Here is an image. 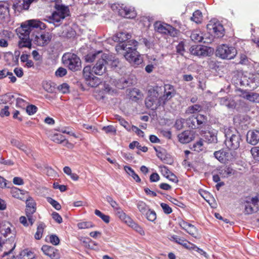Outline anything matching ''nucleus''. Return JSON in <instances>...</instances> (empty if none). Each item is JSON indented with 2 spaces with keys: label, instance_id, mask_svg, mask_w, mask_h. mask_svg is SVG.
<instances>
[{
  "label": "nucleus",
  "instance_id": "864d4df0",
  "mask_svg": "<svg viewBox=\"0 0 259 259\" xmlns=\"http://www.w3.org/2000/svg\"><path fill=\"white\" fill-rule=\"evenodd\" d=\"M56 75L59 77H62L67 74V70L63 67H59L55 72Z\"/></svg>",
  "mask_w": 259,
  "mask_h": 259
},
{
  "label": "nucleus",
  "instance_id": "f257e3e1",
  "mask_svg": "<svg viewBox=\"0 0 259 259\" xmlns=\"http://www.w3.org/2000/svg\"><path fill=\"white\" fill-rule=\"evenodd\" d=\"M46 28L45 24L37 20H30L22 24L21 28L18 29L20 38L19 48H30L32 41L39 46L48 45L51 39V35L49 32L41 34L38 32Z\"/></svg>",
  "mask_w": 259,
  "mask_h": 259
},
{
  "label": "nucleus",
  "instance_id": "ea45409f",
  "mask_svg": "<svg viewBox=\"0 0 259 259\" xmlns=\"http://www.w3.org/2000/svg\"><path fill=\"white\" fill-rule=\"evenodd\" d=\"M129 147L133 149L135 147H137L139 150H141L144 152H146L148 150V148L146 146H142L140 143L137 141H134L132 143H130L129 145Z\"/></svg>",
  "mask_w": 259,
  "mask_h": 259
},
{
  "label": "nucleus",
  "instance_id": "9b49d317",
  "mask_svg": "<svg viewBox=\"0 0 259 259\" xmlns=\"http://www.w3.org/2000/svg\"><path fill=\"white\" fill-rule=\"evenodd\" d=\"M26 214L29 222L32 225L35 220L32 214L36 211V203L31 197H29L26 200Z\"/></svg>",
  "mask_w": 259,
  "mask_h": 259
},
{
  "label": "nucleus",
  "instance_id": "f8f14e48",
  "mask_svg": "<svg viewBox=\"0 0 259 259\" xmlns=\"http://www.w3.org/2000/svg\"><path fill=\"white\" fill-rule=\"evenodd\" d=\"M207 29L210 33H213L214 35L218 37H222L224 35V29L223 25L215 19L209 21L207 25Z\"/></svg>",
  "mask_w": 259,
  "mask_h": 259
},
{
  "label": "nucleus",
  "instance_id": "1a4fd4ad",
  "mask_svg": "<svg viewBox=\"0 0 259 259\" xmlns=\"http://www.w3.org/2000/svg\"><path fill=\"white\" fill-rule=\"evenodd\" d=\"M155 30L160 33L168 34L175 37L177 35V30L171 25L159 21L156 22L154 24Z\"/></svg>",
  "mask_w": 259,
  "mask_h": 259
},
{
  "label": "nucleus",
  "instance_id": "09e8293b",
  "mask_svg": "<svg viewBox=\"0 0 259 259\" xmlns=\"http://www.w3.org/2000/svg\"><path fill=\"white\" fill-rule=\"evenodd\" d=\"M48 202L50 203L56 209L59 210L61 209V205L55 200L51 197L47 198Z\"/></svg>",
  "mask_w": 259,
  "mask_h": 259
},
{
  "label": "nucleus",
  "instance_id": "f704fd0d",
  "mask_svg": "<svg viewBox=\"0 0 259 259\" xmlns=\"http://www.w3.org/2000/svg\"><path fill=\"white\" fill-rule=\"evenodd\" d=\"M124 169L127 172V174L133 177V178L137 182H140L141 181V179L137 175L134 170L131 167L127 166H124Z\"/></svg>",
  "mask_w": 259,
  "mask_h": 259
},
{
  "label": "nucleus",
  "instance_id": "393cba45",
  "mask_svg": "<svg viewBox=\"0 0 259 259\" xmlns=\"http://www.w3.org/2000/svg\"><path fill=\"white\" fill-rule=\"evenodd\" d=\"M218 170L220 176L224 178L235 175L236 173V170L229 166L221 167Z\"/></svg>",
  "mask_w": 259,
  "mask_h": 259
},
{
  "label": "nucleus",
  "instance_id": "bf43d9fd",
  "mask_svg": "<svg viewBox=\"0 0 259 259\" xmlns=\"http://www.w3.org/2000/svg\"><path fill=\"white\" fill-rule=\"evenodd\" d=\"M129 131H132L139 136L144 137V132L136 126L132 125Z\"/></svg>",
  "mask_w": 259,
  "mask_h": 259
},
{
  "label": "nucleus",
  "instance_id": "0e129e2a",
  "mask_svg": "<svg viewBox=\"0 0 259 259\" xmlns=\"http://www.w3.org/2000/svg\"><path fill=\"white\" fill-rule=\"evenodd\" d=\"M83 243H84V246L86 248L92 249H95L94 246L97 245V244L96 242L92 241V240H91L89 242L83 241Z\"/></svg>",
  "mask_w": 259,
  "mask_h": 259
},
{
  "label": "nucleus",
  "instance_id": "13d9d810",
  "mask_svg": "<svg viewBox=\"0 0 259 259\" xmlns=\"http://www.w3.org/2000/svg\"><path fill=\"white\" fill-rule=\"evenodd\" d=\"M177 52L182 55H183L185 52L184 44L182 41L180 42L176 47Z\"/></svg>",
  "mask_w": 259,
  "mask_h": 259
},
{
  "label": "nucleus",
  "instance_id": "e2e57ef3",
  "mask_svg": "<svg viewBox=\"0 0 259 259\" xmlns=\"http://www.w3.org/2000/svg\"><path fill=\"white\" fill-rule=\"evenodd\" d=\"M118 121L120 125L125 127L127 130L129 131V129L131 128L128 123L123 118L119 117L118 118Z\"/></svg>",
  "mask_w": 259,
  "mask_h": 259
},
{
  "label": "nucleus",
  "instance_id": "052dcab7",
  "mask_svg": "<svg viewBox=\"0 0 259 259\" xmlns=\"http://www.w3.org/2000/svg\"><path fill=\"white\" fill-rule=\"evenodd\" d=\"M53 219L58 224L62 222V218L61 216L56 212H53L52 214Z\"/></svg>",
  "mask_w": 259,
  "mask_h": 259
},
{
  "label": "nucleus",
  "instance_id": "b1692460",
  "mask_svg": "<svg viewBox=\"0 0 259 259\" xmlns=\"http://www.w3.org/2000/svg\"><path fill=\"white\" fill-rule=\"evenodd\" d=\"M190 37L192 40L196 42H207L205 39L203 37L202 32L199 30H193L191 33Z\"/></svg>",
  "mask_w": 259,
  "mask_h": 259
},
{
  "label": "nucleus",
  "instance_id": "6ab92c4d",
  "mask_svg": "<svg viewBox=\"0 0 259 259\" xmlns=\"http://www.w3.org/2000/svg\"><path fill=\"white\" fill-rule=\"evenodd\" d=\"M14 236H11L8 238V239H6V241H5V239H3L2 237H0V248L2 247L3 245L5 244H10L11 246V249L9 251H5L4 252L3 257L7 256L12 252L13 250L15 249L16 247V244L14 243Z\"/></svg>",
  "mask_w": 259,
  "mask_h": 259
},
{
  "label": "nucleus",
  "instance_id": "603ef678",
  "mask_svg": "<svg viewBox=\"0 0 259 259\" xmlns=\"http://www.w3.org/2000/svg\"><path fill=\"white\" fill-rule=\"evenodd\" d=\"M185 123V119L183 118H180L176 120L175 127L178 130H182L184 127V124Z\"/></svg>",
  "mask_w": 259,
  "mask_h": 259
},
{
  "label": "nucleus",
  "instance_id": "2f4dec72",
  "mask_svg": "<svg viewBox=\"0 0 259 259\" xmlns=\"http://www.w3.org/2000/svg\"><path fill=\"white\" fill-rule=\"evenodd\" d=\"M13 7L15 10L18 12H21L23 10H28L25 6V2L24 0H17L13 5Z\"/></svg>",
  "mask_w": 259,
  "mask_h": 259
},
{
  "label": "nucleus",
  "instance_id": "ddd939ff",
  "mask_svg": "<svg viewBox=\"0 0 259 259\" xmlns=\"http://www.w3.org/2000/svg\"><path fill=\"white\" fill-rule=\"evenodd\" d=\"M176 92L173 85L170 84H165L164 86V94L160 96V100L162 101L163 105L167 101L169 100L176 95Z\"/></svg>",
  "mask_w": 259,
  "mask_h": 259
},
{
  "label": "nucleus",
  "instance_id": "f03ea898",
  "mask_svg": "<svg viewBox=\"0 0 259 259\" xmlns=\"http://www.w3.org/2000/svg\"><path fill=\"white\" fill-rule=\"evenodd\" d=\"M138 44V41L132 39L128 41L126 44L117 45L116 50L117 51H125L124 56L125 59L133 65H138L142 63L143 59L136 50Z\"/></svg>",
  "mask_w": 259,
  "mask_h": 259
},
{
  "label": "nucleus",
  "instance_id": "3c124183",
  "mask_svg": "<svg viewBox=\"0 0 259 259\" xmlns=\"http://www.w3.org/2000/svg\"><path fill=\"white\" fill-rule=\"evenodd\" d=\"M251 153L253 158L259 161V147H254L251 148Z\"/></svg>",
  "mask_w": 259,
  "mask_h": 259
},
{
  "label": "nucleus",
  "instance_id": "9d476101",
  "mask_svg": "<svg viewBox=\"0 0 259 259\" xmlns=\"http://www.w3.org/2000/svg\"><path fill=\"white\" fill-rule=\"evenodd\" d=\"M106 56L103 55L101 56V58L99 59L95 65L92 67V71L94 73L98 75H102L107 71V61Z\"/></svg>",
  "mask_w": 259,
  "mask_h": 259
},
{
  "label": "nucleus",
  "instance_id": "39448f33",
  "mask_svg": "<svg viewBox=\"0 0 259 259\" xmlns=\"http://www.w3.org/2000/svg\"><path fill=\"white\" fill-rule=\"evenodd\" d=\"M158 88L157 87L155 89H151L149 91L148 97L145 99L146 106L152 110L156 109L160 105H163V104L160 100V97H158Z\"/></svg>",
  "mask_w": 259,
  "mask_h": 259
},
{
  "label": "nucleus",
  "instance_id": "423d86ee",
  "mask_svg": "<svg viewBox=\"0 0 259 259\" xmlns=\"http://www.w3.org/2000/svg\"><path fill=\"white\" fill-rule=\"evenodd\" d=\"M56 11L54 12L52 16H49L46 20L50 23H59L66 16L69 15V9L67 7L56 4L55 6Z\"/></svg>",
  "mask_w": 259,
  "mask_h": 259
},
{
  "label": "nucleus",
  "instance_id": "72a5a7b5",
  "mask_svg": "<svg viewBox=\"0 0 259 259\" xmlns=\"http://www.w3.org/2000/svg\"><path fill=\"white\" fill-rule=\"evenodd\" d=\"M46 228V225L42 223H40L37 225V231L34 235V237L37 240H39L41 237L44 230Z\"/></svg>",
  "mask_w": 259,
  "mask_h": 259
},
{
  "label": "nucleus",
  "instance_id": "de8ad7c7",
  "mask_svg": "<svg viewBox=\"0 0 259 259\" xmlns=\"http://www.w3.org/2000/svg\"><path fill=\"white\" fill-rule=\"evenodd\" d=\"M157 65V63H156V59H154L153 60V62L150 63V64H148L146 67H145V71L148 73H151L154 68H155V66Z\"/></svg>",
  "mask_w": 259,
  "mask_h": 259
},
{
  "label": "nucleus",
  "instance_id": "774afa93",
  "mask_svg": "<svg viewBox=\"0 0 259 259\" xmlns=\"http://www.w3.org/2000/svg\"><path fill=\"white\" fill-rule=\"evenodd\" d=\"M68 88L69 86L67 83H63L58 87L59 90L64 94L68 92Z\"/></svg>",
  "mask_w": 259,
  "mask_h": 259
},
{
  "label": "nucleus",
  "instance_id": "a19ab883",
  "mask_svg": "<svg viewBox=\"0 0 259 259\" xmlns=\"http://www.w3.org/2000/svg\"><path fill=\"white\" fill-rule=\"evenodd\" d=\"M100 54H101V56L103 55L102 51H98L97 53H91L85 56V59L87 62H92L97 58L98 56Z\"/></svg>",
  "mask_w": 259,
  "mask_h": 259
},
{
  "label": "nucleus",
  "instance_id": "338daca9",
  "mask_svg": "<svg viewBox=\"0 0 259 259\" xmlns=\"http://www.w3.org/2000/svg\"><path fill=\"white\" fill-rule=\"evenodd\" d=\"M58 131L62 133L67 134L70 135L72 136H73L75 138H77L76 135L73 133L71 131H69L68 128H62L61 129L57 130Z\"/></svg>",
  "mask_w": 259,
  "mask_h": 259
},
{
  "label": "nucleus",
  "instance_id": "6e6d98bb",
  "mask_svg": "<svg viewBox=\"0 0 259 259\" xmlns=\"http://www.w3.org/2000/svg\"><path fill=\"white\" fill-rule=\"evenodd\" d=\"M37 110V107L34 105H29L26 108V112L29 115L34 114Z\"/></svg>",
  "mask_w": 259,
  "mask_h": 259
},
{
  "label": "nucleus",
  "instance_id": "4c0bfd02",
  "mask_svg": "<svg viewBox=\"0 0 259 259\" xmlns=\"http://www.w3.org/2000/svg\"><path fill=\"white\" fill-rule=\"evenodd\" d=\"M52 140L58 144H63L65 141V138L64 136L60 134H54L51 137Z\"/></svg>",
  "mask_w": 259,
  "mask_h": 259
},
{
  "label": "nucleus",
  "instance_id": "e433bc0d",
  "mask_svg": "<svg viewBox=\"0 0 259 259\" xmlns=\"http://www.w3.org/2000/svg\"><path fill=\"white\" fill-rule=\"evenodd\" d=\"M22 191L16 187H13L11 190V193L14 198L22 200L23 199Z\"/></svg>",
  "mask_w": 259,
  "mask_h": 259
},
{
  "label": "nucleus",
  "instance_id": "a211bd4d",
  "mask_svg": "<svg viewBox=\"0 0 259 259\" xmlns=\"http://www.w3.org/2000/svg\"><path fill=\"white\" fill-rule=\"evenodd\" d=\"M131 38V35L128 33L121 32L116 34L112 37V40L115 42H121L119 45L123 44H126L128 41H130Z\"/></svg>",
  "mask_w": 259,
  "mask_h": 259
},
{
  "label": "nucleus",
  "instance_id": "cd10ccee",
  "mask_svg": "<svg viewBox=\"0 0 259 259\" xmlns=\"http://www.w3.org/2000/svg\"><path fill=\"white\" fill-rule=\"evenodd\" d=\"M172 238L176 242L182 245L187 249H191L192 247H193V244L188 242L183 238L179 237L178 236H173Z\"/></svg>",
  "mask_w": 259,
  "mask_h": 259
},
{
  "label": "nucleus",
  "instance_id": "a18cd8bd",
  "mask_svg": "<svg viewBox=\"0 0 259 259\" xmlns=\"http://www.w3.org/2000/svg\"><path fill=\"white\" fill-rule=\"evenodd\" d=\"M146 218L150 221L153 222L156 219V214L154 210L149 209L145 213Z\"/></svg>",
  "mask_w": 259,
  "mask_h": 259
},
{
  "label": "nucleus",
  "instance_id": "f3484780",
  "mask_svg": "<svg viewBox=\"0 0 259 259\" xmlns=\"http://www.w3.org/2000/svg\"><path fill=\"white\" fill-rule=\"evenodd\" d=\"M213 155L215 158L222 163H225L227 161L231 160L229 153L224 149L214 152Z\"/></svg>",
  "mask_w": 259,
  "mask_h": 259
},
{
  "label": "nucleus",
  "instance_id": "c756f323",
  "mask_svg": "<svg viewBox=\"0 0 259 259\" xmlns=\"http://www.w3.org/2000/svg\"><path fill=\"white\" fill-rule=\"evenodd\" d=\"M86 84L91 87L95 88L98 86L101 82L99 78L96 76L92 77L90 79L85 80Z\"/></svg>",
  "mask_w": 259,
  "mask_h": 259
},
{
  "label": "nucleus",
  "instance_id": "c03bdc74",
  "mask_svg": "<svg viewBox=\"0 0 259 259\" xmlns=\"http://www.w3.org/2000/svg\"><path fill=\"white\" fill-rule=\"evenodd\" d=\"M196 120H197L196 123L199 128L201 125L206 123L207 121V118L205 116L201 114H198L195 116Z\"/></svg>",
  "mask_w": 259,
  "mask_h": 259
},
{
  "label": "nucleus",
  "instance_id": "5fc2aeb1",
  "mask_svg": "<svg viewBox=\"0 0 259 259\" xmlns=\"http://www.w3.org/2000/svg\"><path fill=\"white\" fill-rule=\"evenodd\" d=\"M102 130L104 131L106 134H115L116 133L115 128L112 125L104 126Z\"/></svg>",
  "mask_w": 259,
  "mask_h": 259
},
{
  "label": "nucleus",
  "instance_id": "aec40b11",
  "mask_svg": "<svg viewBox=\"0 0 259 259\" xmlns=\"http://www.w3.org/2000/svg\"><path fill=\"white\" fill-rule=\"evenodd\" d=\"M246 140L248 143L252 145L257 144L259 142V131H250L248 132Z\"/></svg>",
  "mask_w": 259,
  "mask_h": 259
},
{
  "label": "nucleus",
  "instance_id": "20e7f679",
  "mask_svg": "<svg viewBox=\"0 0 259 259\" xmlns=\"http://www.w3.org/2000/svg\"><path fill=\"white\" fill-rule=\"evenodd\" d=\"M62 61L64 65L72 71H76L81 68L80 58L75 54L67 53L63 55Z\"/></svg>",
  "mask_w": 259,
  "mask_h": 259
},
{
  "label": "nucleus",
  "instance_id": "412c9836",
  "mask_svg": "<svg viewBox=\"0 0 259 259\" xmlns=\"http://www.w3.org/2000/svg\"><path fill=\"white\" fill-rule=\"evenodd\" d=\"M242 97L251 103L259 104L258 93L251 92H245L242 94Z\"/></svg>",
  "mask_w": 259,
  "mask_h": 259
},
{
  "label": "nucleus",
  "instance_id": "c85d7f7f",
  "mask_svg": "<svg viewBox=\"0 0 259 259\" xmlns=\"http://www.w3.org/2000/svg\"><path fill=\"white\" fill-rule=\"evenodd\" d=\"M11 143L13 145L24 151L27 155H28L30 153V149L26 147L24 144L20 143L19 141L15 139H12L11 141Z\"/></svg>",
  "mask_w": 259,
  "mask_h": 259
},
{
  "label": "nucleus",
  "instance_id": "4d7b16f0",
  "mask_svg": "<svg viewBox=\"0 0 259 259\" xmlns=\"http://www.w3.org/2000/svg\"><path fill=\"white\" fill-rule=\"evenodd\" d=\"M119 218L126 224L128 225L132 221V219L123 212Z\"/></svg>",
  "mask_w": 259,
  "mask_h": 259
},
{
  "label": "nucleus",
  "instance_id": "79ce46f5",
  "mask_svg": "<svg viewBox=\"0 0 259 259\" xmlns=\"http://www.w3.org/2000/svg\"><path fill=\"white\" fill-rule=\"evenodd\" d=\"M128 225L133 228L136 231L138 232L141 235H144L145 234V232L143 228L139 225L135 223L133 220Z\"/></svg>",
  "mask_w": 259,
  "mask_h": 259
},
{
  "label": "nucleus",
  "instance_id": "5701e85b",
  "mask_svg": "<svg viewBox=\"0 0 259 259\" xmlns=\"http://www.w3.org/2000/svg\"><path fill=\"white\" fill-rule=\"evenodd\" d=\"M217 133L218 131L210 129L208 132L205 133V139L209 143H216L218 142Z\"/></svg>",
  "mask_w": 259,
  "mask_h": 259
},
{
  "label": "nucleus",
  "instance_id": "8fccbe9b",
  "mask_svg": "<svg viewBox=\"0 0 259 259\" xmlns=\"http://www.w3.org/2000/svg\"><path fill=\"white\" fill-rule=\"evenodd\" d=\"M107 201L110 203L112 207L114 209H116L117 208L120 207L118 204L114 201L112 197L109 196H107L106 198Z\"/></svg>",
  "mask_w": 259,
  "mask_h": 259
},
{
  "label": "nucleus",
  "instance_id": "7c9ffc66",
  "mask_svg": "<svg viewBox=\"0 0 259 259\" xmlns=\"http://www.w3.org/2000/svg\"><path fill=\"white\" fill-rule=\"evenodd\" d=\"M92 68L90 66H87L83 69V76L84 80L90 79L95 75L93 74Z\"/></svg>",
  "mask_w": 259,
  "mask_h": 259
},
{
  "label": "nucleus",
  "instance_id": "dca6fc26",
  "mask_svg": "<svg viewBox=\"0 0 259 259\" xmlns=\"http://www.w3.org/2000/svg\"><path fill=\"white\" fill-rule=\"evenodd\" d=\"M41 250L46 255L49 256L52 259H58L60 257L58 250L52 246L43 245Z\"/></svg>",
  "mask_w": 259,
  "mask_h": 259
},
{
  "label": "nucleus",
  "instance_id": "49530a36",
  "mask_svg": "<svg viewBox=\"0 0 259 259\" xmlns=\"http://www.w3.org/2000/svg\"><path fill=\"white\" fill-rule=\"evenodd\" d=\"M93 226L92 223L90 222H83L77 224V227L79 229H88Z\"/></svg>",
  "mask_w": 259,
  "mask_h": 259
},
{
  "label": "nucleus",
  "instance_id": "58836bf2",
  "mask_svg": "<svg viewBox=\"0 0 259 259\" xmlns=\"http://www.w3.org/2000/svg\"><path fill=\"white\" fill-rule=\"evenodd\" d=\"M202 19V13L199 10L195 11L191 17V20L196 23H201Z\"/></svg>",
  "mask_w": 259,
  "mask_h": 259
},
{
  "label": "nucleus",
  "instance_id": "0eeeda50",
  "mask_svg": "<svg viewBox=\"0 0 259 259\" xmlns=\"http://www.w3.org/2000/svg\"><path fill=\"white\" fill-rule=\"evenodd\" d=\"M236 54V49L234 47L227 45L219 46L216 51L217 56L223 59H233Z\"/></svg>",
  "mask_w": 259,
  "mask_h": 259
},
{
  "label": "nucleus",
  "instance_id": "bb28decb",
  "mask_svg": "<svg viewBox=\"0 0 259 259\" xmlns=\"http://www.w3.org/2000/svg\"><path fill=\"white\" fill-rule=\"evenodd\" d=\"M220 104L225 106L228 108H234L236 106L235 101L230 98L225 97L219 99Z\"/></svg>",
  "mask_w": 259,
  "mask_h": 259
},
{
  "label": "nucleus",
  "instance_id": "4be33fe9",
  "mask_svg": "<svg viewBox=\"0 0 259 259\" xmlns=\"http://www.w3.org/2000/svg\"><path fill=\"white\" fill-rule=\"evenodd\" d=\"M119 14L125 18L132 19L136 17V14L134 10L125 7L123 8L118 9Z\"/></svg>",
  "mask_w": 259,
  "mask_h": 259
},
{
  "label": "nucleus",
  "instance_id": "6e6552de",
  "mask_svg": "<svg viewBox=\"0 0 259 259\" xmlns=\"http://www.w3.org/2000/svg\"><path fill=\"white\" fill-rule=\"evenodd\" d=\"M245 214H250L259 210V199L256 197L247 198L244 202Z\"/></svg>",
  "mask_w": 259,
  "mask_h": 259
},
{
  "label": "nucleus",
  "instance_id": "7ed1b4c3",
  "mask_svg": "<svg viewBox=\"0 0 259 259\" xmlns=\"http://www.w3.org/2000/svg\"><path fill=\"white\" fill-rule=\"evenodd\" d=\"M225 136L226 138L225 144L228 149L236 150L239 148L242 139L237 131L227 128L225 130Z\"/></svg>",
  "mask_w": 259,
  "mask_h": 259
},
{
  "label": "nucleus",
  "instance_id": "4468645a",
  "mask_svg": "<svg viewBox=\"0 0 259 259\" xmlns=\"http://www.w3.org/2000/svg\"><path fill=\"white\" fill-rule=\"evenodd\" d=\"M180 227L185 230L188 233L195 238H197L198 235L196 228L193 225L188 223L183 220L179 221Z\"/></svg>",
  "mask_w": 259,
  "mask_h": 259
},
{
  "label": "nucleus",
  "instance_id": "37998d69",
  "mask_svg": "<svg viewBox=\"0 0 259 259\" xmlns=\"http://www.w3.org/2000/svg\"><path fill=\"white\" fill-rule=\"evenodd\" d=\"M202 108L201 106L198 104H195L193 106H189L187 110V112L190 114L194 113L200 111Z\"/></svg>",
  "mask_w": 259,
  "mask_h": 259
},
{
  "label": "nucleus",
  "instance_id": "680f3d73",
  "mask_svg": "<svg viewBox=\"0 0 259 259\" xmlns=\"http://www.w3.org/2000/svg\"><path fill=\"white\" fill-rule=\"evenodd\" d=\"M50 242L53 245H57L59 244L60 240L59 238L55 235H52L49 237Z\"/></svg>",
  "mask_w": 259,
  "mask_h": 259
},
{
  "label": "nucleus",
  "instance_id": "69168bd1",
  "mask_svg": "<svg viewBox=\"0 0 259 259\" xmlns=\"http://www.w3.org/2000/svg\"><path fill=\"white\" fill-rule=\"evenodd\" d=\"M160 205L165 213L169 214L172 212L171 208L167 204L161 203Z\"/></svg>",
  "mask_w": 259,
  "mask_h": 259
},
{
  "label": "nucleus",
  "instance_id": "2eb2a0df",
  "mask_svg": "<svg viewBox=\"0 0 259 259\" xmlns=\"http://www.w3.org/2000/svg\"><path fill=\"white\" fill-rule=\"evenodd\" d=\"M206 47L201 46H192L190 49L191 54L198 56H205L208 55V50Z\"/></svg>",
  "mask_w": 259,
  "mask_h": 259
},
{
  "label": "nucleus",
  "instance_id": "c9c22d12",
  "mask_svg": "<svg viewBox=\"0 0 259 259\" xmlns=\"http://www.w3.org/2000/svg\"><path fill=\"white\" fill-rule=\"evenodd\" d=\"M197 120H196L195 116L194 115H192L188 119H187L186 122L187 125L189 127L195 129L198 128V125L196 123Z\"/></svg>",
  "mask_w": 259,
  "mask_h": 259
},
{
  "label": "nucleus",
  "instance_id": "a878e982",
  "mask_svg": "<svg viewBox=\"0 0 259 259\" xmlns=\"http://www.w3.org/2000/svg\"><path fill=\"white\" fill-rule=\"evenodd\" d=\"M179 141L183 144L188 143L192 140V135L189 131H186L178 136Z\"/></svg>",
  "mask_w": 259,
  "mask_h": 259
},
{
  "label": "nucleus",
  "instance_id": "473e14b6",
  "mask_svg": "<svg viewBox=\"0 0 259 259\" xmlns=\"http://www.w3.org/2000/svg\"><path fill=\"white\" fill-rule=\"evenodd\" d=\"M136 204L139 211L142 214H145L149 209V206L143 201H137Z\"/></svg>",
  "mask_w": 259,
  "mask_h": 259
}]
</instances>
